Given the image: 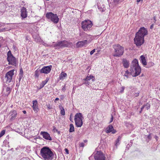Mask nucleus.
<instances>
[{
    "label": "nucleus",
    "instance_id": "1",
    "mask_svg": "<svg viewBox=\"0 0 160 160\" xmlns=\"http://www.w3.org/2000/svg\"><path fill=\"white\" fill-rule=\"evenodd\" d=\"M40 155L44 160H54L53 153L48 147H44L41 149Z\"/></svg>",
    "mask_w": 160,
    "mask_h": 160
},
{
    "label": "nucleus",
    "instance_id": "2",
    "mask_svg": "<svg viewBox=\"0 0 160 160\" xmlns=\"http://www.w3.org/2000/svg\"><path fill=\"white\" fill-rule=\"evenodd\" d=\"M131 75L133 77L138 75L141 71V68L139 66L137 59H134L132 62L130 68Z\"/></svg>",
    "mask_w": 160,
    "mask_h": 160
},
{
    "label": "nucleus",
    "instance_id": "3",
    "mask_svg": "<svg viewBox=\"0 0 160 160\" xmlns=\"http://www.w3.org/2000/svg\"><path fill=\"white\" fill-rule=\"evenodd\" d=\"M114 49L113 55L114 57H119L122 55L124 52V48L120 45L117 44L113 45Z\"/></svg>",
    "mask_w": 160,
    "mask_h": 160
},
{
    "label": "nucleus",
    "instance_id": "4",
    "mask_svg": "<svg viewBox=\"0 0 160 160\" xmlns=\"http://www.w3.org/2000/svg\"><path fill=\"white\" fill-rule=\"evenodd\" d=\"M46 18L54 23H57L59 20L58 16L56 14H54L51 12H47L46 15Z\"/></svg>",
    "mask_w": 160,
    "mask_h": 160
},
{
    "label": "nucleus",
    "instance_id": "5",
    "mask_svg": "<svg viewBox=\"0 0 160 160\" xmlns=\"http://www.w3.org/2000/svg\"><path fill=\"white\" fill-rule=\"evenodd\" d=\"M53 43L52 46L56 49L62 48L68 46V43L66 41H60L56 43L53 42Z\"/></svg>",
    "mask_w": 160,
    "mask_h": 160
},
{
    "label": "nucleus",
    "instance_id": "6",
    "mask_svg": "<svg viewBox=\"0 0 160 160\" xmlns=\"http://www.w3.org/2000/svg\"><path fill=\"white\" fill-rule=\"evenodd\" d=\"M83 117L81 113H78L74 116V120L76 126L78 127H81L82 125Z\"/></svg>",
    "mask_w": 160,
    "mask_h": 160
},
{
    "label": "nucleus",
    "instance_id": "7",
    "mask_svg": "<svg viewBox=\"0 0 160 160\" xmlns=\"http://www.w3.org/2000/svg\"><path fill=\"white\" fill-rule=\"evenodd\" d=\"M81 24L82 27L85 31L89 30L92 25V22L89 20H85L82 21Z\"/></svg>",
    "mask_w": 160,
    "mask_h": 160
},
{
    "label": "nucleus",
    "instance_id": "8",
    "mask_svg": "<svg viewBox=\"0 0 160 160\" xmlns=\"http://www.w3.org/2000/svg\"><path fill=\"white\" fill-rule=\"evenodd\" d=\"M8 61L9 62V64H11L15 66L16 65V60L11 53L10 51H9L7 53Z\"/></svg>",
    "mask_w": 160,
    "mask_h": 160
},
{
    "label": "nucleus",
    "instance_id": "9",
    "mask_svg": "<svg viewBox=\"0 0 160 160\" xmlns=\"http://www.w3.org/2000/svg\"><path fill=\"white\" fill-rule=\"evenodd\" d=\"M134 40L135 44L138 47H140L144 43V38H142L136 34Z\"/></svg>",
    "mask_w": 160,
    "mask_h": 160
},
{
    "label": "nucleus",
    "instance_id": "10",
    "mask_svg": "<svg viewBox=\"0 0 160 160\" xmlns=\"http://www.w3.org/2000/svg\"><path fill=\"white\" fill-rule=\"evenodd\" d=\"M14 71L15 70L13 69L10 71L6 73L5 77V79L6 83H8L11 82L12 76L14 74Z\"/></svg>",
    "mask_w": 160,
    "mask_h": 160
},
{
    "label": "nucleus",
    "instance_id": "11",
    "mask_svg": "<svg viewBox=\"0 0 160 160\" xmlns=\"http://www.w3.org/2000/svg\"><path fill=\"white\" fill-rule=\"evenodd\" d=\"M148 34L147 29L144 27L141 28L138 32L136 33V34L139 36H140L142 38L147 35Z\"/></svg>",
    "mask_w": 160,
    "mask_h": 160
},
{
    "label": "nucleus",
    "instance_id": "12",
    "mask_svg": "<svg viewBox=\"0 0 160 160\" xmlns=\"http://www.w3.org/2000/svg\"><path fill=\"white\" fill-rule=\"evenodd\" d=\"M94 158L95 160H105L106 157L102 152L98 151L95 154Z\"/></svg>",
    "mask_w": 160,
    "mask_h": 160
},
{
    "label": "nucleus",
    "instance_id": "13",
    "mask_svg": "<svg viewBox=\"0 0 160 160\" xmlns=\"http://www.w3.org/2000/svg\"><path fill=\"white\" fill-rule=\"evenodd\" d=\"M52 67V65L44 66L43 67L42 69L40 70V72L41 73L48 74L50 72Z\"/></svg>",
    "mask_w": 160,
    "mask_h": 160
},
{
    "label": "nucleus",
    "instance_id": "14",
    "mask_svg": "<svg viewBox=\"0 0 160 160\" xmlns=\"http://www.w3.org/2000/svg\"><path fill=\"white\" fill-rule=\"evenodd\" d=\"M106 132L108 133L112 132V133L114 134L116 133V131L114 129L112 125H109L106 129Z\"/></svg>",
    "mask_w": 160,
    "mask_h": 160
},
{
    "label": "nucleus",
    "instance_id": "15",
    "mask_svg": "<svg viewBox=\"0 0 160 160\" xmlns=\"http://www.w3.org/2000/svg\"><path fill=\"white\" fill-rule=\"evenodd\" d=\"M40 134L42 135L43 138L45 139L48 140H52V138L50 137V135L47 132L42 131L40 132Z\"/></svg>",
    "mask_w": 160,
    "mask_h": 160
},
{
    "label": "nucleus",
    "instance_id": "16",
    "mask_svg": "<svg viewBox=\"0 0 160 160\" xmlns=\"http://www.w3.org/2000/svg\"><path fill=\"white\" fill-rule=\"evenodd\" d=\"M89 42H88L87 40L79 41L77 42L76 46L78 47H82L83 46H85Z\"/></svg>",
    "mask_w": 160,
    "mask_h": 160
},
{
    "label": "nucleus",
    "instance_id": "17",
    "mask_svg": "<svg viewBox=\"0 0 160 160\" xmlns=\"http://www.w3.org/2000/svg\"><path fill=\"white\" fill-rule=\"evenodd\" d=\"M32 103V108L33 110L36 113H37L39 110L37 101V100L33 101Z\"/></svg>",
    "mask_w": 160,
    "mask_h": 160
},
{
    "label": "nucleus",
    "instance_id": "18",
    "mask_svg": "<svg viewBox=\"0 0 160 160\" xmlns=\"http://www.w3.org/2000/svg\"><path fill=\"white\" fill-rule=\"evenodd\" d=\"M93 78V76H90L89 77L87 76L83 80L84 82L83 84H86V85H88L90 84V81Z\"/></svg>",
    "mask_w": 160,
    "mask_h": 160
},
{
    "label": "nucleus",
    "instance_id": "19",
    "mask_svg": "<svg viewBox=\"0 0 160 160\" xmlns=\"http://www.w3.org/2000/svg\"><path fill=\"white\" fill-rule=\"evenodd\" d=\"M21 16L23 18H25L27 17V13L26 8L23 7L22 8L21 10Z\"/></svg>",
    "mask_w": 160,
    "mask_h": 160
},
{
    "label": "nucleus",
    "instance_id": "20",
    "mask_svg": "<svg viewBox=\"0 0 160 160\" xmlns=\"http://www.w3.org/2000/svg\"><path fill=\"white\" fill-rule=\"evenodd\" d=\"M4 92L6 95H8L11 92V88L8 87H5L3 88Z\"/></svg>",
    "mask_w": 160,
    "mask_h": 160
},
{
    "label": "nucleus",
    "instance_id": "21",
    "mask_svg": "<svg viewBox=\"0 0 160 160\" xmlns=\"http://www.w3.org/2000/svg\"><path fill=\"white\" fill-rule=\"evenodd\" d=\"M124 68H128L129 65V62L126 59H123L122 62Z\"/></svg>",
    "mask_w": 160,
    "mask_h": 160
},
{
    "label": "nucleus",
    "instance_id": "22",
    "mask_svg": "<svg viewBox=\"0 0 160 160\" xmlns=\"http://www.w3.org/2000/svg\"><path fill=\"white\" fill-rule=\"evenodd\" d=\"M49 79L48 78H47L46 79L45 81H42L39 85V89H41L47 83Z\"/></svg>",
    "mask_w": 160,
    "mask_h": 160
},
{
    "label": "nucleus",
    "instance_id": "23",
    "mask_svg": "<svg viewBox=\"0 0 160 160\" xmlns=\"http://www.w3.org/2000/svg\"><path fill=\"white\" fill-rule=\"evenodd\" d=\"M67 74L63 72H62L59 75V78L60 80H63L65 78L67 77Z\"/></svg>",
    "mask_w": 160,
    "mask_h": 160
},
{
    "label": "nucleus",
    "instance_id": "24",
    "mask_svg": "<svg viewBox=\"0 0 160 160\" xmlns=\"http://www.w3.org/2000/svg\"><path fill=\"white\" fill-rule=\"evenodd\" d=\"M141 62L144 66H145L147 65V62L145 57L143 56L142 55L140 56Z\"/></svg>",
    "mask_w": 160,
    "mask_h": 160
},
{
    "label": "nucleus",
    "instance_id": "25",
    "mask_svg": "<svg viewBox=\"0 0 160 160\" xmlns=\"http://www.w3.org/2000/svg\"><path fill=\"white\" fill-rule=\"evenodd\" d=\"M40 70H39L38 69L37 70L35 71V78H38L40 74Z\"/></svg>",
    "mask_w": 160,
    "mask_h": 160
},
{
    "label": "nucleus",
    "instance_id": "26",
    "mask_svg": "<svg viewBox=\"0 0 160 160\" xmlns=\"http://www.w3.org/2000/svg\"><path fill=\"white\" fill-rule=\"evenodd\" d=\"M60 109L61 110L60 113L62 115H64L65 114V112L63 107L61 106H59Z\"/></svg>",
    "mask_w": 160,
    "mask_h": 160
},
{
    "label": "nucleus",
    "instance_id": "27",
    "mask_svg": "<svg viewBox=\"0 0 160 160\" xmlns=\"http://www.w3.org/2000/svg\"><path fill=\"white\" fill-rule=\"evenodd\" d=\"M69 132H73L74 131V128L73 124H71L70 125Z\"/></svg>",
    "mask_w": 160,
    "mask_h": 160
},
{
    "label": "nucleus",
    "instance_id": "28",
    "mask_svg": "<svg viewBox=\"0 0 160 160\" xmlns=\"http://www.w3.org/2000/svg\"><path fill=\"white\" fill-rule=\"evenodd\" d=\"M130 74H130V72L128 70H127L125 71L124 76L126 77L127 78H128L129 77Z\"/></svg>",
    "mask_w": 160,
    "mask_h": 160
},
{
    "label": "nucleus",
    "instance_id": "29",
    "mask_svg": "<svg viewBox=\"0 0 160 160\" xmlns=\"http://www.w3.org/2000/svg\"><path fill=\"white\" fill-rule=\"evenodd\" d=\"M121 137L120 136H119L118 137V138H117V140L116 141V144H115L116 146H117L120 143H119V142L121 140Z\"/></svg>",
    "mask_w": 160,
    "mask_h": 160
},
{
    "label": "nucleus",
    "instance_id": "30",
    "mask_svg": "<svg viewBox=\"0 0 160 160\" xmlns=\"http://www.w3.org/2000/svg\"><path fill=\"white\" fill-rule=\"evenodd\" d=\"M5 130H2L1 132L0 133V136L2 137V136L5 133Z\"/></svg>",
    "mask_w": 160,
    "mask_h": 160
},
{
    "label": "nucleus",
    "instance_id": "31",
    "mask_svg": "<svg viewBox=\"0 0 160 160\" xmlns=\"http://www.w3.org/2000/svg\"><path fill=\"white\" fill-rule=\"evenodd\" d=\"M145 106H146V108L147 110H148L150 108V105L148 103H147V104L145 105Z\"/></svg>",
    "mask_w": 160,
    "mask_h": 160
},
{
    "label": "nucleus",
    "instance_id": "32",
    "mask_svg": "<svg viewBox=\"0 0 160 160\" xmlns=\"http://www.w3.org/2000/svg\"><path fill=\"white\" fill-rule=\"evenodd\" d=\"M124 89H125V88L124 87H122L121 88V90L120 91V92H121V93H122L123 92V91L124 90Z\"/></svg>",
    "mask_w": 160,
    "mask_h": 160
},
{
    "label": "nucleus",
    "instance_id": "33",
    "mask_svg": "<svg viewBox=\"0 0 160 160\" xmlns=\"http://www.w3.org/2000/svg\"><path fill=\"white\" fill-rule=\"evenodd\" d=\"M95 49H93L92 50V51H91L90 52V54L91 55H92L95 52Z\"/></svg>",
    "mask_w": 160,
    "mask_h": 160
},
{
    "label": "nucleus",
    "instance_id": "34",
    "mask_svg": "<svg viewBox=\"0 0 160 160\" xmlns=\"http://www.w3.org/2000/svg\"><path fill=\"white\" fill-rule=\"evenodd\" d=\"M12 113L15 115L14 117H16L17 115V113L16 111H13L12 112Z\"/></svg>",
    "mask_w": 160,
    "mask_h": 160
},
{
    "label": "nucleus",
    "instance_id": "35",
    "mask_svg": "<svg viewBox=\"0 0 160 160\" xmlns=\"http://www.w3.org/2000/svg\"><path fill=\"white\" fill-rule=\"evenodd\" d=\"M79 146L80 147H83L84 146V143L83 142L80 143Z\"/></svg>",
    "mask_w": 160,
    "mask_h": 160
},
{
    "label": "nucleus",
    "instance_id": "36",
    "mask_svg": "<svg viewBox=\"0 0 160 160\" xmlns=\"http://www.w3.org/2000/svg\"><path fill=\"white\" fill-rule=\"evenodd\" d=\"M65 151L66 153L67 154H68L69 153L68 150L67 148L65 149Z\"/></svg>",
    "mask_w": 160,
    "mask_h": 160
},
{
    "label": "nucleus",
    "instance_id": "37",
    "mask_svg": "<svg viewBox=\"0 0 160 160\" xmlns=\"http://www.w3.org/2000/svg\"><path fill=\"white\" fill-rule=\"evenodd\" d=\"M113 116L112 115V116H111V120H110V123H111L113 121Z\"/></svg>",
    "mask_w": 160,
    "mask_h": 160
},
{
    "label": "nucleus",
    "instance_id": "38",
    "mask_svg": "<svg viewBox=\"0 0 160 160\" xmlns=\"http://www.w3.org/2000/svg\"><path fill=\"white\" fill-rule=\"evenodd\" d=\"M86 38L87 39H89V37H90V35H88V34H87L86 36Z\"/></svg>",
    "mask_w": 160,
    "mask_h": 160
},
{
    "label": "nucleus",
    "instance_id": "39",
    "mask_svg": "<svg viewBox=\"0 0 160 160\" xmlns=\"http://www.w3.org/2000/svg\"><path fill=\"white\" fill-rule=\"evenodd\" d=\"M153 27H154V24H152V25L150 27V28L151 29H152L153 28Z\"/></svg>",
    "mask_w": 160,
    "mask_h": 160
},
{
    "label": "nucleus",
    "instance_id": "40",
    "mask_svg": "<svg viewBox=\"0 0 160 160\" xmlns=\"http://www.w3.org/2000/svg\"><path fill=\"white\" fill-rule=\"evenodd\" d=\"M19 73H23V71L22 69L20 70Z\"/></svg>",
    "mask_w": 160,
    "mask_h": 160
},
{
    "label": "nucleus",
    "instance_id": "41",
    "mask_svg": "<svg viewBox=\"0 0 160 160\" xmlns=\"http://www.w3.org/2000/svg\"><path fill=\"white\" fill-rule=\"evenodd\" d=\"M155 138L156 139V141H158V137L157 136H154Z\"/></svg>",
    "mask_w": 160,
    "mask_h": 160
},
{
    "label": "nucleus",
    "instance_id": "42",
    "mask_svg": "<svg viewBox=\"0 0 160 160\" xmlns=\"http://www.w3.org/2000/svg\"><path fill=\"white\" fill-rule=\"evenodd\" d=\"M145 107V105H143V106L141 108V111H142L143 108H144Z\"/></svg>",
    "mask_w": 160,
    "mask_h": 160
},
{
    "label": "nucleus",
    "instance_id": "43",
    "mask_svg": "<svg viewBox=\"0 0 160 160\" xmlns=\"http://www.w3.org/2000/svg\"><path fill=\"white\" fill-rule=\"evenodd\" d=\"M65 90V87H64L62 88V91H64Z\"/></svg>",
    "mask_w": 160,
    "mask_h": 160
},
{
    "label": "nucleus",
    "instance_id": "44",
    "mask_svg": "<svg viewBox=\"0 0 160 160\" xmlns=\"http://www.w3.org/2000/svg\"><path fill=\"white\" fill-rule=\"evenodd\" d=\"M142 0H137V2H142Z\"/></svg>",
    "mask_w": 160,
    "mask_h": 160
},
{
    "label": "nucleus",
    "instance_id": "45",
    "mask_svg": "<svg viewBox=\"0 0 160 160\" xmlns=\"http://www.w3.org/2000/svg\"><path fill=\"white\" fill-rule=\"evenodd\" d=\"M48 108L49 109H51L52 108L50 106V105H48Z\"/></svg>",
    "mask_w": 160,
    "mask_h": 160
},
{
    "label": "nucleus",
    "instance_id": "46",
    "mask_svg": "<svg viewBox=\"0 0 160 160\" xmlns=\"http://www.w3.org/2000/svg\"><path fill=\"white\" fill-rule=\"evenodd\" d=\"M59 100V98H56L55 99V102H56V101H58V100Z\"/></svg>",
    "mask_w": 160,
    "mask_h": 160
},
{
    "label": "nucleus",
    "instance_id": "47",
    "mask_svg": "<svg viewBox=\"0 0 160 160\" xmlns=\"http://www.w3.org/2000/svg\"><path fill=\"white\" fill-rule=\"evenodd\" d=\"M53 130H54L55 132H58V130H57V129L56 128H54Z\"/></svg>",
    "mask_w": 160,
    "mask_h": 160
},
{
    "label": "nucleus",
    "instance_id": "48",
    "mask_svg": "<svg viewBox=\"0 0 160 160\" xmlns=\"http://www.w3.org/2000/svg\"><path fill=\"white\" fill-rule=\"evenodd\" d=\"M23 112L24 114H26V111L25 110L23 111Z\"/></svg>",
    "mask_w": 160,
    "mask_h": 160
},
{
    "label": "nucleus",
    "instance_id": "49",
    "mask_svg": "<svg viewBox=\"0 0 160 160\" xmlns=\"http://www.w3.org/2000/svg\"><path fill=\"white\" fill-rule=\"evenodd\" d=\"M23 77V75H19V77L20 78H22Z\"/></svg>",
    "mask_w": 160,
    "mask_h": 160
},
{
    "label": "nucleus",
    "instance_id": "50",
    "mask_svg": "<svg viewBox=\"0 0 160 160\" xmlns=\"http://www.w3.org/2000/svg\"><path fill=\"white\" fill-rule=\"evenodd\" d=\"M23 77V75H19V77L20 78H22Z\"/></svg>",
    "mask_w": 160,
    "mask_h": 160
},
{
    "label": "nucleus",
    "instance_id": "51",
    "mask_svg": "<svg viewBox=\"0 0 160 160\" xmlns=\"http://www.w3.org/2000/svg\"><path fill=\"white\" fill-rule=\"evenodd\" d=\"M154 19L155 20V22L156 21V19L155 17H154Z\"/></svg>",
    "mask_w": 160,
    "mask_h": 160
},
{
    "label": "nucleus",
    "instance_id": "52",
    "mask_svg": "<svg viewBox=\"0 0 160 160\" xmlns=\"http://www.w3.org/2000/svg\"><path fill=\"white\" fill-rule=\"evenodd\" d=\"M22 78H19V81L20 82Z\"/></svg>",
    "mask_w": 160,
    "mask_h": 160
},
{
    "label": "nucleus",
    "instance_id": "53",
    "mask_svg": "<svg viewBox=\"0 0 160 160\" xmlns=\"http://www.w3.org/2000/svg\"><path fill=\"white\" fill-rule=\"evenodd\" d=\"M151 65L152 66H153V63L152 62H151Z\"/></svg>",
    "mask_w": 160,
    "mask_h": 160
},
{
    "label": "nucleus",
    "instance_id": "54",
    "mask_svg": "<svg viewBox=\"0 0 160 160\" xmlns=\"http://www.w3.org/2000/svg\"><path fill=\"white\" fill-rule=\"evenodd\" d=\"M57 132L58 133V134H59L60 133V131H58V132Z\"/></svg>",
    "mask_w": 160,
    "mask_h": 160
},
{
    "label": "nucleus",
    "instance_id": "55",
    "mask_svg": "<svg viewBox=\"0 0 160 160\" xmlns=\"http://www.w3.org/2000/svg\"><path fill=\"white\" fill-rule=\"evenodd\" d=\"M19 75H23V73H19Z\"/></svg>",
    "mask_w": 160,
    "mask_h": 160
},
{
    "label": "nucleus",
    "instance_id": "56",
    "mask_svg": "<svg viewBox=\"0 0 160 160\" xmlns=\"http://www.w3.org/2000/svg\"><path fill=\"white\" fill-rule=\"evenodd\" d=\"M138 93L136 95V96H138Z\"/></svg>",
    "mask_w": 160,
    "mask_h": 160
},
{
    "label": "nucleus",
    "instance_id": "57",
    "mask_svg": "<svg viewBox=\"0 0 160 160\" xmlns=\"http://www.w3.org/2000/svg\"><path fill=\"white\" fill-rule=\"evenodd\" d=\"M142 111H141H141L139 112L140 113H141Z\"/></svg>",
    "mask_w": 160,
    "mask_h": 160
},
{
    "label": "nucleus",
    "instance_id": "58",
    "mask_svg": "<svg viewBox=\"0 0 160 160\" xmlns=\"http://www.w3.org/2000/svg\"><path fill=\"white\" fill-rule=\"evenodd\" d=\"M150 138V135H148V138Z\"/></svg>",
    "mask_w": 160,
    "mask_h": 160
},
{
    "label": "nucleus",
    "instance_id": "59",
    "mask_svg": "<svg viewBox=\"0 0 160 160\" xmlns=\"http://www.w3.org/2000/svg\"><path fill=\"white\" fill-rule=\"evenodd\" d=\"M92 82L93 81V79H92Z\"/></svg>",
    "mask_w": 160,
    "mask_h": 160
},
{
    "label": "nucleus",
    "instance_id": "60",
    "mask_svg": "<svg viewBox=\"0 0 160 160\" xmlns=\"http://www.w3.org/2000/svg\"><path fill=\"white\" fill-rule=\"evenodd\" d=\"M47 1H49V0H46Z\"/></svg>",
    "mask_w": 160,
    "mask_h": 160
},
{
    "label": "nucleus",
    "instance_id": "61",
    "mask_svg": "<svg viewBox=\"0 0 160 160\" xmlns=\"http://www.w3.org/2000/svg\"><path fill=\"white\" fill-rule=\"evenodd\" d=\"M71 118H70V120H71Z\"/></svg>",
    "mask_w": 160,
    "mask_h": 160
},
{
    "label": "nucleus",
    "instance_id": "62",
    "mask_svg": "<svg viewBox=\"0 0 160 160\" xmlns=\"http://www.w3.org/2000/svg\"><path fill=\"white\" fill-rule=\"evenodd\" d=\"M71 118H70V120H71Z\"/></svg>",
    "mask_w": 160,
    "mask_h": 160
},
{
    "label": "nucleus",
    "instance_id": "63",
    "mask_svg": "<svg viewBox=\"0 0 160 160\" xmlns=\"http://www.w3.org/2000/svg\"><path fill=\"white\" fill-rule=\"evenodd\" d=\"M1 137L0 136V138Z\"/></svg>",
    "mask_w": 160,
    "mask_h": 160
}]
</instances>
